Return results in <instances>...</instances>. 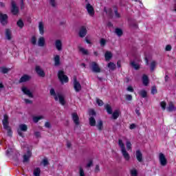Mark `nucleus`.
Returning <instances> with one entry per match:
<instances>
[{
    "mask_svg": "<svg viewBox=\"0 0 176 176\" xmlns=\"http://www.w3.org/2000/svg\"><path fill=\"white\" fill-rule=\"evenodd\" d=\"M50 93L51 96H53L55 101H58L61 105H65V99L64 98V96L63 94L58 93L56 94V91H54V89H51L50 91Z\"/></svg>",
    "mask_w": 176,
    "mask_h": 176,
    "instance_id": "f257e3e1",
    "label": "nucleus"
},
{
    "mask_svg": "<svg viewBox=\"0 0 176 176\" xmlns=\"http://www.w3.org/2000/svg\"><path fill=\"white\" fill-rule=\"evenodd\" d=\"M89 68L95 74H100L101 72V67H100V65L96 62H91L89 64Z\"/></svg>",
    "mask_w": 176,
    "mask_h": 176,
    "instance_id": "f03ea898",
    "label": "nucleus"
},
{
    "mask_svg": "<svg viewBox=\"0 0 176 176\" xmlns=\"http://www.w3.org/2000/svg\"><path fill=\"white\" fill-rule=\"evenodd\" d=\"M58 78L60 80L61 83H68V76L65 74L64 71L60 70L58 72Z\"/></svg>",
    "mask_w": 176,
    "mask_h": 176,
    "instance_id": "7ed1b4c3",
    "label": "nucleus"
},
{
    "mask_svg": "<svg viewBox=\"0 0 176 176\" xmlns=\"http://www.w3.org/2000/svg\"><path fill=\"white\" fill-rule=\"evenodd\" d=\"M11 12L14 16H16V14H19V7H17V4L14 1H11Z\"/></svg>",
    "mask_w": 176,
    "mask_h": 176,
    "instance_id": "20e7f679",
    "label": "nucleus"
},
{
    "mask_svg": "<svg viewBox=\"0 0 176 176\" xmlns=\"http://www.w3.org/2000/svg\"><path fill=\"white\" fill-rule=\"evenodd\" d=\"M159 160L161 166L163 167L167 166V158H166V155H164L162 153L159 154Z\"/></svg>",
    "mask_w": 176,
    "mask_h": 176,
    "instance_id": "39448f33",
    "label": "nucleus"
},
{
    "mask_svg": "<svg viewBox=\"0 0 176 176\" xmlns=\"http://www.w3.org/2000/svg\"><path fill=\"white\" fill-rule=\"evenodd\" d=\"M74 89L76 93H79L82 90V85H80V83L78 81L76 78L74 80Z\"/></svg>",
    "mask_w": 176,
    "mask_h": 176,
    "instance_id": "423d86ee",
    "label": "nucleus"
},
{
    "mask_svg": "<svg viewBox=\"0 0 176 176\" xmlns=\"http://www.w3.org/2000/svg\"><path fill=\"white\" fill-rule=\"evenodd\" d=\"M85 8L87 9V11L88 12V14H89L91 17H94V14L96 12H94V8L93 7V6L88 3L86 5Z\"/></svg>",
    "mask_w": 176,
    "mask_h": 176,
    "instance_id": "0eeeda50",
    "label": "nucleus"
},
{
    "mask_svg": "<svg viewBox=\"0 0 176 176\" xmlns=\"http://www.w3.org/2000/svg\"><path fill=\"white\" fill-rule=\"evenodd\" d=\"M8 14L0 13V23L2 25H6L8 24Z\"/></svg>",
    "mask_w": 176,
    "mask_h": 176,
    "instance_id": "6e6552de",
    "label": "nucleus"
},
{
    "mask_svg": "<svg viewBox=\"0 0 176 176\" xmlns=\"http://www.w3.org/2000/svg\"><path fill=\"white\" fill-rule=\"evenodd\" d=\"M87 34V29L86 26H81L78 32L80 38H85Z\"/></svg>",
    "mask_w": 176,
    "mask_h": 176,
    "instance_id": "1a4fd4ad",
    "label": "nucleus"
},
{
    "mask_svg": "<svg viewBox=\"0 0 176 176\" xmlns=\"http://www.w3.org/2000/svg\"><path fill=\"white\" fill-rule=\"evenodd\" d=\"M21 91L24 94L28 96V97H30V98H34V95H32V92H31V91H30V89H28V88H27L26 87H22Z\"/></svg>",
    "mask_w": 176,
    "mask_h": 176,
    "instance_id": "9d476101",
    "label": "nucleus"
},
{
    "mask_svg": "<svg viewBox=\"0 0 176 176\" xmlns=\"http://www.w3.org/2000/svg\"><path fill=\"white\" fill-rule=\"evenodd\" d=\"M54 46L58 52H61L63 50V42L61 40L55 41Z\"/></svg>",
    "mask_w": 176,
    "mask_h": 176,
    "instance_id": "9b49d317",
    "label": "nucleus"
},
{
    "mask_svg": "<svg viewBox=\"0 0 176 176\" xmlns=\"http://www.w3.org/2000/svg\"><path fill=\"white\" fill-rule=\"evenodd\" d=\"M3 129L6 127H9V116L8 115L5 114L3 116V119L2 120Z\"/></svg>",
    "mask_w": 176,
    "mask_h": 176,
    "instance_id": "f8f14e48",
    "label": "nucleus"
},
{
    "mask_svg": "<svg viewBox=\"0 0 176 176\" xmlns=\"http://www.w3.org/2000/svg\"><path fill=\"white\" fill-rule=\"evenodd\" d=\"M135 156L138 162H139V163H142L143 160V157H142V153L141 152L140 150L136 151Z\"/></svg>",
    "mask_w": 176,
    "mask_h": 176,
    "instance_id": "ddd939ff",
    "label": "nucleus"
},
{
    "mask_svg": "<svg viewBox=\"0 0 176 176\" xmlns=\"http://www.w3.org/2000/svg\"><path fill=\"white\" fill-rule=\"evenodd\" d=\"M73 122H74L76 126H79V116H78V113H72Z\"/></svg>",
    "mask_w": 176,
    "mask_h": 176,
    "instance_id": "4468645a",
    "label": "nucleus"
},
{
    "mask_svg": "<svg viewBox=\"0 0 176 176\" xmlns=\"http://www.w3.org/2000/svg\"><path fill=\"white\" fill-rule=\"evenodd\" d=\"M36 72L38 74L39 76H41L42 78H45V72H43L41 69V67L36 66Z\"/></svg>",
    "mask_w": 176,
    "mask_h": 176,
    "instance_id": "2eb2a0df",
    "label": "nucleus"
},
{
    "mask_svg": "<svg viewBox=\"0 0 176 176\" xmlns=\"http://www.w3.org/2000/svg\"><path fill=\"white\" fill-rule=\"evenodd\" d=\"M38 30L41 35L45 34V25L43 24V22L41 21L38 23Z\"/></svg>",
    "mask_w": 176,
    "mask_h": 176,
    "instance_id": "dca6fc26",
    "label": "nucleus"
},
{
    "mask_svg": "<svg viewBox=\"0 0 176 176\" xmlns=\"http://www.w3.org/2000/svg\"><path fill=\"white\" fill-rule=\"evenodd\" d=\"M31 79V76L25 74L19 80V83H23L24 82H28Z\"/></svg>",
    "mask_w": 176,
    "mask_h": 176,
    "instance_id": "f3484780",
    "label": "nucleus"
},
{
    "mask_svg": "<svg viewBox=\"0 0 176 176\" xmlns=\"http://www.w3.org/2000/svg\"><path fill=\"white\" fill-rule=\"evenodd\" d=\"M122 153V156H124V159H125V160H130V155L129 154V153H127V151H126V148H123L122 150H121Z\"/></svg>",
    "mask_w": 176,
    "mask_h": 176,
    "instance_id": "a211bd4d",
    "label": "nucleus"
},
{
    "mask_svg": "<svg viewBox=\"0 0 176 176\" xmlns=\"http://www.w3.org/2000/svg\"><path fill=\"white\" fill-rule=\"evenodd\" d=\"M142 83L144 86L149 85V78L146 74H144L142 76Z\"/></svg>",
    "mask_w": 176,
    "mask_h": 176,
    "instance_id": "6ab92c4d",
    "label": "nucleus"
},
{
    "mask_svg": "<svg viewBox=\"0 0 176 176\" xmlns=\"http://www.w3.org/2000/svg\"><path fill=\"white\" fill-rule=\"evenodd\" d=\"M46 41L45 40V37H40L38 40V45L40 47H43Z\"/></svg>",
    "mask_w": 176,
    "mask_h": 176,
    "instance_id": "aec40b11",
    "label": "nucleus"
},
{
    "mask_svg": "<svg viewBox=\"0 0 176 176\" xmlns=\"http://www.w3.org/2000/svg\"><path fill=\"white\" fill-rule=\"evenodd\" d=\"M167 109L169 112H173V111H175V106L174 105V103H173V102H169Z\"/></svg>",
    "mask_w": 176,
    "mask_h": 176,
    "instance_id": "412c9836",
    "label": "nucleus"
},
{
    "mask_svg": "<svg viewBox=\"0 0 176 176\" xmlns=\"http://www.w3.org/2000/svg\"><path fill=\"white\" fill-rule=\"evenodd\" d=\"M96 127L98 128V129L101 131V130H102V129H104V126H103V123H102V120H99L97 122L96 124Z\"/></svg>",
    "mask_w": 176,
    "mask_h": 176,
    "instance_id": "4be33fe9",
    "label": "nucleus"
},
{
    "mask_svg": "<svg viewBox=\"0 0 176 176\" xmlns=\"http://www.w3.org/2000/svg\"><path fill=\"white\" fill-rule=\"evenodd\" d=\"M54 65L56 67H58L60 65V56L58 55H56L54 58Z\"/></svg>",
    "mask_w": 176,
    "mask_h": 176,
    "instance_id": "5701e85b",
    "label": "nucleus"
},
{
    "mask_svg": "<svg viewBox=\"0 0 176 176\" xmlns=\"http://www.w3.org/2000/svg\"><path fill=\"white\" fill-rule=\"evenodd\" d=\"M106 61H109L112 58V53L110 52H106L104 54Z\"/></svg>",
    "mask_w": 176,
    "mask_h": 176,
    "instance_id": "b1692460",
    "label": "nucleus"
},
{
    "mask_svg": "<svg viewBox=\"0 0 176 176\" xmlns=\"http://www.w3.org/2000/svg\"><path fill=\"white\" fill-rule=\"evenodd\" d=\"M28 155H23V163H27L28 160H30V157H31V151H28Z\"/></svg>",
    "mask_w": 176,
    "mask_h": 176,
    "instance_id": "393cba45",
    "label": "nucleus"
},
{
    "mask_svg": "<svg viewBox=\"0 0 176 176\" xmlns=\"http://www.w3.org/2000/svg\"><path fill=\"white\" fill-rule=\"evenodd\" d=\"M89 120V126L94 127V126H96V118H94V117L93 116H91Z\"/></svg>",
    "mask_w": 176,
    "mask_h": 176,
    "instance_id": "a878e982",
    "label": "nucleus"
},
{
    "mask_svg": "<svg viewBox=\"0 0 176 176\" xmlns=\"http://www.w3.org/2000/svg\"><path fill=\"white\" fill-rule=\"evenodd\" d=\"M6 36L7 39H8V41H10V39H12V32L10 31V30L6 29Z\"/></svg>",
    "mask_w": 176,
    "mask_h": 176,
    "instance_id": "bb28decb",
    "label": "nucleus"
},
{
    "mask_svg": "<svg viewBox=\"0 0 176 176\" xmlns=\"http://www.w3.org/2000/svg\"><path fill=\"white\" fill-rule=\"evenodd\" d=\"M19 130L21 131H27V130H28V126H27V125L25 124H21L19 125Z\"/></svg>",
    "mask_w": 176,
    "mask_h": 176,
    "instance_id": "cd10ccee",
    "label": "nucleus"
},
{
    "mask_svg": "<svg viewBox=\"0 0 176 176\" xmlns=\"http://www.w3.org/2000/svg\"><path fill=\"white\" fill-rule=\"evenodd\" d=\"M104 108H105L107 113H109V115H112V107H111V105L106 104L104 106Z\"/></svg>",
    "mask_w": 176,
    "mask_h": 176,
    "instance_id": "c85d7f7f",
    "label": "nucleus"
},
{
    "mask_svg": "<svg viewBox=\"0 0 176 176\" xmlns=\"http://www.w3.org/2000/svg\"><path fill=\"white\" fill-rule=\"evenodd\" d=\"M10 71V68H7L6 67H0V72L1 74H8Z\"/></svg>",
    "mask_w": 176,
    "mask_h": 176,
    "instance_id": "c756f323",
    "label": "nucleus"
},
{
    "mask_svg": "<svg viewBox=\"0 0 176 176\" xmlns=\"http://www.w3.org/2000/svg\"><path fill=\"white\" fill-rule=\"evenodd\" d=\"M79 52H80L82 54H84L85 56H87V54H89V51L82 47H79Z\"/></svg>",
    "mask_w": 176,
    "mask_h": 176,
    "instance_id": "7c9ffc66",
    "label": "nucleus"
},
{
    "mask_svg": "<svg viewBox=\"0 0 176 176\" xmlns=\"http://www.w3.org/2000/svg\"><path fill=\"white\" fill-rule=\"evenodd\" d=\"M155 68H156V62L153 60L151 62L150 65V69L151 72H153L155 71Z\"/></svg>",
    "mask_w": 176,
    "mask_h": 176,
    "instance_id": "2f4dec72",
    "label": "nucleus"
},
{
    "mask_svg": "<svg viewBox=\"0 0 176 176\" xmlns=\"http://www.w3.org/2000/svg\"><path fill=\"white\" fill-rule=\"evenodd\" d=\"M108 68H109L110 69H111V71H113L115 69H116V65H115L113 63L110 62L108 64Z\"/></svg>",
    "mask_w": 176,
    "mask_h": 176,
    "instance_id": "473e14b6",
    "label": "nucleus"
},
{
    "mask_svg": "<svg viewBox=\"0 0 176 176\" xmlns=\"http://www.w3.org/2000/svg\"><path fill=\"white\" fill-rule=\"evenodd\" d=\"M139 94L141 96V97H142V98H146V97L148 96V94L145 90L140 91Z\"/></svg>",
    "mask_w": 176,
    "mask_h": 176,
    "instance_id": "72a5a7b5",
    "label": "nucleus"
},
{
    "mask_svg": "<svg viewBox=\"0 0 176 176\" xmlns=\"http://www.w3.org/2000/svg\"><path fill=\"white\" fill-rule=\"evenodd\" d=\"M119 110H116L113 114H112V116H113V119H114L116 120V119H117L118 118H119Z\"/></svg>",
    "mask_w": 176,
    "mask_h": 176,
    "instance_id": "f704fd0d",
    "label": "nucleus"
},
{
    "mask_svg": "<svg viewBox=\"0 0 176 176\" xmlns=\"http://www.w3.org/2000/svg\"><path fill=\"white\" fill-rule=\"evenodd\" d=\"M131 65L135 69H140V65L135 63V62H134V61L131 62Z\"/></svg>",
    "mask_w": 176,
    "mask_h": 176,
    "instance_id": "c9c22d12",
    "label": "nucleus"
},
{
    "mask_svg": "<svg viewBox=\"0 0 176 176\" xmlns=\"http://www.w3.org/2000/svg\"><path fill=\"white\" fill-rule=\"evenodd\" d=\"M116 35H118V36H122V35H123V31L122 30V29L116 28Z\"/></svg>",
    "mask_w": 176,
    "mask_h": 176,
    "instance_id": "e433bc0d",
    "label": "nucleus"
},
{
    "mask_svg": "<svg viewBox=\"0 0 176 176\" xmlns=\"http://www.w3.org/2000/svg\"><path fill=\"white\" fill-rule=\"evenodd\" d=\"M34 176H39L41 175V169L39 168H36L34 170Z\"/></svg>",
    "mask_w": 176,
    "mask_h": 176,
    "instance_id": "4c0bfd02",
    "label": "nucleus"
},
{
    "mask_svg": "<svg viewBox=\"0 0 176 176\" xmlns=\"http://www.w3.org/2000/svg\"><path fill=\"white\" fill-rule=\"evenodd\" d=\"M16 25H18V27H19V28H23L24 27V23L23 22V20L19 19Z\"/></svg>",
    "mask_w": 176,
    "mask_h": 176,
    "instance_id": "58836bf2",
    "label": "nucleus"
},
{
    "mask_svg": "<svg viewBox=\"0 0 176 176\" xmlns=\"http://www.w3.org/2000/svg\"><path fill=\"white\" fill-rule=\"evenodd\" d=\"M118 145L121 148V151L122 149H125L126 148V147H124V144H123V141L122 140H120V139H119V140H118Z\"/></svg>",
    "mask_w": 176,
    "mask_h": 176,
    "instance_id": "ea45409f",
    "label": "nucleus"
},
{
    "mask_svg": "<svg viewBox=\"0 0 176 176\" xmlns=\"http://www.w3.org/2000/svg\"><path fill=\"white\" fill-rule=\"evenodd\" d=\"M41 119H43V116H36L33 118V121L34 122V123H38V122H39V120H41Z\"/></svg>",
    "mask_w": 176,
    "mask_h": 176,
    "instance_id": "a19ab883",
    "label": "nucleus"
},
{
    "mask_svg": "<svg viewBox=\"0 0 176 176\" xmlns=\"http://www.w3.org/2000/svg\"><path fill=\"white\" fill-rule=\"evenodd\" d=\"M4 129L7 130L8 135H9V137H12V128H10V126H7L4 128Z\"/></svg>",
    "mask_w": 176,
    "mask_h": 176,
    "instance_id": "79ce46f5",
    "label": "nucleus"
},
{
    "mask_svg": "<svg viewBox=\"0 0 176 176\" xmlns=\"http://www.w3.org/2000/svg\"><path fill=\"white\" fill-rule=\"evenodd\" d=\"M96 102L99 107H102V105H104V102L100 99L96 98Z\"/></svg>",
    "mask_w": 176,
    "mask_h": 176,
    "instance_id": "37998d69",
    "label": "nucleus"
},
{
    "mask_svg": "<svg viewBox=\"0 0 176 176\" xmlns=\"http://www.w3.org/2000/svg\"><path fill=\"white\" fill-rule=\"evenodd\" d=\"M50 3L52 8H56L57 6V3H56V0H50Z\"/></svg>",
    "mask_w": 176,
    "mask_h": 176,
    "instance_id": "c03bdc74",
    "label": "nucleus"
},
{
    "mask_svg": "<svg viewBox=\"0 0 176 176\" xmlns=\"http://www.w3.org/2000/svg\"><path fill=\"white\" fill-rule=\"evenodd\" d=\"M166 105H167V104L164 101L160 102V106L162 107L163 111L166 110Z\"/></svg>",
    "mask_w": 176,
    "mask_h": 176,
    "instance_id": "a18cd8bd",
    "label": "nucleus"
},
{
    "mask_svg": "<svg viewBox=\"0 0 176 176\" xmlns=\"http://www.w3.org/2000/svg\"><path fill=\"white\" fill-rule=\"evenodd\" d=\"M104 12L107 13V14H109V16H111V14H112V9L111 8H109L107 10V8H104Z\"/></svg>",
    "mask_w": 176,
    "mask_h": 176,
    "instance_id": "49530a36",
    "label": "nucleus"
},
{
    "mask_svg": "<svg viewBox=\"0 0 176 176\" xmlns=\"http://www.w3.org/2000/svg\"><path fill=\"white\" fill-rule=\"evenodd\" d=\"M79 174H80V176H85V170H83V168L80 167Z\"/></svg>",
    "mask_w": 176,
    "mask_h": 176,
    "instance_id": "de8ad7c7",
    "label": "nucleus"
},
{
    "mask_svg": "<svg viewBox=\"0 0 176 176\" xmlns=\"http://www.w3.org/2000/svg\"><path fill=\"white\" fill-rule=\"evenodd\" d=\"M31 43L33 45H36V37L35 36H33L31 39Z\"/></svg>",
    "mask_w": 176,
    "mask_h": 176,
    "instance_id": "09e8293b",
    "label": "nucleus"
},
{
    "mask_svg": "<svg viewBox=\"0 0 176 176\" xmlns=\"http://www.w3.org/2000/svg\"><path fill=\"white\" fill-rule=\"evenodd\" d=\"M126 149L127 151H130V149H131V142H130V141L126 142Z\"/></svg>",
    "mask_w": 176,
    "mask_h": 176,
    "instance_id": "8fccbe9b",
    "label": "nucleus"
},
{
    "mask_svg": "<svg viewBox=\"0 0 176 176\" xmlns=\"http://www.w3.org/2000/svg\"><path fill=\"white\" fill-rule=\"evenodd\" d=\"M107 41L104 38L100 39V46H105Z\"/></svg>",
    "mask_w": 176,
    "mask_h": 176,
    "instance_id": "3c124183",
    "label": "nucleus"
},
{
    "mask_svg": "<svg viewBox=\"0 0 176 176\" xmlns=\"http://www.w3.org/2000/svg\"><path fill=\"white\" fill-rule=\"evenodd\" d=\"M125 98L127 101H131L133 100V96L127 94L125 96Z\"/></svg>",
    "mask_w": 176,
    "mask_h": 176,
    "instance_id": "603ef678",
    "label": "nucleus"
},
{
    "mask_svg": "<svg viewBox=\"0 0 176 176\" xmlns=\"http://www.w3.org/2000/svg\"><path fill=\"white\" fill-rule=\"evenodd\" d=\"M89 116H96V111L93 109L89 110Z\"/></svg>",
    "mask_w": 176,
    "mask_h": 176,
    "instance_id": "864d4df0",
    "label": "nucleus"
},
{
    "mask_svg": "<svg viewBox=\"0 0 176 176\" xmlns=\"http://www.w3.org/2000/svg\"><path fill=\"white\" fill-rule=\"evenodd\" d=\"M156 93H157V89H156V87L154 86L152 87L151 89V94H156Z\"/></svg>",
    "mask_w": 176,
    "mask_h": 176,
    "instance_id": "5fc2aeb1",
    "label": "nucleus"
},
{
    "mask_svg": "<svg viewBox=\"0 0 176 176\" xmlns=\"http://www.w3.org/2000/svg\"><path fill=\"white\" fill-rule=\"evenodd\" d=\"M34 135H35L36 138H41V132L35 131L34 132Z\"/></svg>",
    "mask_w": 176,
    "mask_h": 176,
    "instance_id": "6e6d98bb",
    "label": "nucleus"
},
{
    "mask_svg": "<svg viewBox=\"0 0 176 176\" xmlns=\"http://www.w3.org/2000/svg\"><path fill=\"white\" fill-rule=\"evenodd\" d=\"M131 176H137V170L134 169L131 170Z\"/></svg>",
    "mask_w": 176,
    "mask_h": 176,
    "instance_id": "4d7b16f0",
    "label": "nucleus"
},
{
    "mask_svg": "<svg viewBox=\"0 0 176 176\" xmlns=\"http://www.w3.org/2000/svg\"><path fill=\"white\" fill-rule=\"evenodd\" d=\"M171 49H172L171 45H167L166 46L165 50H166V52H171Z\"/></svg>",
    "mask_w": 176,
    "mask_h": 176,
    "instance_id": "13d9d810",
    "label": "nucleus"
},
{
    "mask_svg": "<svg viewBox=\"0 0 176 176\" xmlns=\"http://www.w3.org/2000/svg\"><path fill=\"white\" fill-rule=\"evenodd\" d=\"M128 91H131V93H133L134 91V89L131 86H129L126 89Z\"/></svg>",
    "mask_w": 176,
    "mask_h": 176,
    "instance_id": "bf43d9fd",
    "label": "nucleus"
},
{
    "mask_svg": "<svg viewBox=\"0 0 176 176\" xmlns=\"http://www.w3.org/2000/svg\"><path fill=\"white\" fill-rule=\"evenodd\" d=\"M114 13H115L116 17H117V19H120V14H119V12H118V10H116L114 11Z\"/></svg>",
    "mask_w": 176,
    "mask_h": 176,
    "instance_id": "052dcab7",
    "label": "nucleus"
},
{
    "mask_svg": "<svg viewBox=\"0 0 176 176\" xmlns=\"http://www.w3.org/2000/svg\"><path fill=\"white\" fill-rule=\"evenodd\" d=\"M95 173H100V166L99 165H96L95 167Z\"/></svg>",
    "mask_w": 176,
    "mask_h": 176,
    "instance_id": "680f3d73",
    "label": "nucleus"
},
{
    "mask_svg": "<svg viewBox=\"0 0 176 176\" xmlns=\"http://www.w3.org/2000/svg\"><path fill=\"white\" fill-rule=\"evenodd\" d=\"M17 133H18L19 135H20V137L24 138V133H23V132H21V131H20V129H18Z\"/></svg>",
    "mask_w": 176,
    "mask_h": 176,
    "instance_id": "e2e57ef3",
    "label": "nucleus"
},
{
    "mask_svg": "<svg viewBox=\"0 0 176 176\" xmlns=\"http://www.w3.org/2000/svg\"><path fill=\"white\" fill-rule=\"evenodd\" d=\"M43 166H47V164H49V161H47V160L46 159H44L43 160Z\"/></svg>",
    "mask_w": 176,
    "mask_h": 176,
    "instance_id": "0e129e2a",
    "label": "nucleus"
},
{
    "mask_svg": "<svg viewBox=\"0 0 176 176\" xmlns=\"http://www.w3.org/2000/svg\"><path fill=\"white\" fill-rule=\"evenodd\" d=\"M24 101L26 104H32V101L30 100V99H25Z\"/></svg>",
    "mask_w": 176,
    "mask_h": 176,
    "instance_id": "69168bd1",
    "label": "nucleus"
},
{
    "mask_svg": "<svg viewBox=\"0 0 176 176\" xmlns=\"http://www.w3.org/2000/svg\"><path fill=\"white\" fill-rule=\"evenodd\" d=\"M93 166V161H89V162L87 164V167H91Z\"/></svg>",
    "mask_w": 176,
    "mask_h": 176,
    "instance_id": "338daca9",
    "label": "nucleus"
},
{
    "mask_svg": "<svg viewBox=\"0 0 176 176\" xmlns=\"http://www.w3.org/2000/svg\"><path fill=\"white\" fill-rule=\"evenodd\" d=\"M45 126L47 129H49V128H50V122H45Z\"/></svg>",
    "mask_w": 176,
    "mask_h": 176,
    "instance_id": "774afa93",
    "label": "nucleus"
}]
</instances>
